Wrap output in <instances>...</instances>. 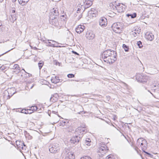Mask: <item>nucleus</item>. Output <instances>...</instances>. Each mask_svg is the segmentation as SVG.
Returning <instances> with one entry per match:
<instances>
[{
    "label": "nucleus",
    "instance_id": "1",
    "mask_svg": "<svg viewBox=\"0 0 159 159\" xmlns=\"http://www.w3.org/2000/svg\"><path fill=\"white\" fill-rule=\"evenodd\" d=\"M102 57L104 61L107 63H112L117 59V53L115 51L108 49L103 52Z\"/></svg>",
    "mask_w": 159,
    "mask_h": 159
},
{
    "label": "nucleus",
    "instance_id": "2",
    "mask_svg": "<svg viewBox=\"0 0 159 159\" xmlns=\"http://www.w3.org/2000/svg\"><path fill=\"white\" fill-rule=\"evenodd\" d=\"M124 27V24L121 22L115 23L112 24L111 27L113 31L116 33H120Z\"/></svg>",
    "mask_w": 159,
    "mask_h": 159
},
{
    "label": "nucleus",
    "instance_id": "3",
    "mask_svg": "<svg viewBox=\"0 0 159 159\" xmlns=\"http://www.w3.org/2000/svg\"><path fill=\"white\" fill-rule=\"evenodd\" d=\"M49 152L51 153H56L58 152L60 149V146L57 143H52L48 146Z\"/></svg>",
    "mask_w": 159,
    "mask_h": 159
},
{
    "label": "nucleus",
    "instance_id": "4",
    "mask_svg": "<svg viewBox=\"0 0 159 159\" xmlns=\"http://www.w3.org/2000/svg\"><path fill=\"white\" fill-rule=\"evenodd\" d=\"M136 80L141 83L146 82L148 80V76L143 73H137L136 76Z\"/></svg>",
    "mask_w": 159,
    "mask_h": 159
},
{
    "label": "nucleus",
    "instance_id": "5",
    "mask_svg": "<svg viewBox=\"0 0 159 159\" xmlns=\"http://www.w3.org/2000/svg\"><path fill=\"white\" fill-rule=\"evenodd\" d=\"M17 148L21 152L22 150H25L26 147L23 141L17 140L16 142Z\"/></svg>",
    "mask_w": 159,
    "mask_h": 159
},
{
    "label": "nucleus",
    "instance_id": "6",
    "mask_svg": "<svg viewBox=\"0 0 159 159\" xmlns=\"http://www.w3.org/2000/svg\"><path fill=\"white\" fill-rule=\"evenodd\" d=\"M108 150L106 145L102 143L100 145V147L98 149V152L101 153L102 155H103L107 152Z\"/></svg>",
    "mask_w": 159,
    "mask_h": 159
},
{
    "label": "nucleus",
    "instance_id": "7",
    "mask_svg": "<svg viewBox=\"0 0 159 159\" xmlns=\"http://www.w3.org/2000/svg\"><path fill=\"white\" fill-rule=\"evenodd\" d=\"M59 15L58 9L53 8L51 10L50 18H57Z\"/></svg>",
    "mask_w": 159,
    "mask_h": 159
},
{
    "label": "nucleus",
    "instance_id": "8",
    "mask_svg": "<svg viewBox=\"0 0 159 159\" xmlns=\"http://www.w3.org/2000/svg\"><path fill=\"white\" fill-rule=\"evenodd\" d=\"M115 8L118 12H123L126 8V6L123 4L119 3L115 7Z\"/></svg>",
    "mask_w": 159,
    "mask_h": 159
},
{
    "label": "nucleus",
    "instance_id": "9",
    "mask_svg": "<svg viewBox=\"0 0 159 159\" xmlns=\"http://www.w3.org/2000/svg\"><path fill=\"white\" fill-rule=\"evenodd\" d=\"M86 131L85 128L79 127L75 130V133L78 134L79 135L86 133Z\"/></svg>",
    "mask_w": 159,
    "mask_h": 159
},
{
    "label": "nucleus",
    "instance_id": "10",
    "mask_svg": "<svg viewBox=\"0 0 159 159\" xmlns=\"http://www.w3.org/2000/svg\"><path fill=\"white\" fill-rule=\"evenodd\" d=\"M107 20L105 18L101 17L99 20V25L103 28L105 27L107 25Z\"/></svg>",
    "mask_w": 159,
    "mask_h": 159
},
{
    "label": "nucleus",
    "instance_id": "11",
    "mask_svg": "<svg viewBox=\"0 0 159 159\" xmlns=\"http://www.w3.org/2000/svg\"><path fill=\"white\" fill-rule=\"evenodd\" d=\"M80 136L77 135L73 136L70 139V142L71 143L75 144L79 142L81 139Z\"/></svg>",
    "mask_w": 159,
    "mask_h": 159
},
{
    "label": "nucleus",
    "instance_id": "12",
    "mask_svg": "<svg viewBox=\"0 0 159 159\" xmlns=\"http://www.w3.org/2000/svg\"><path fill=\"white\" fill-rule=\"evenodd\" d=\"M52 19L50 18L49 20L50 24L55 26L58 27L59 25L57 18Z\"/></svg>",
    "mask_w": 159,
    "mask_h": 159
},
{
    "label": "nucleus",
    "instance_id": "13",
    "mask_svg": "<svg viewBox=\"0 0 159 159\" xmlns=\"http://www.w3.org/2000/svg\"><path fill=\"white\" fill-rule=\"evenodd\" d=\"M86 37L88 39L92 40L94 38L95 35L93 32L91 31H88L86 33Z\"/></svg>",
    "mask_w": 159,
    "mask_h": 159
},
{
    "label": "nucleus",
    "instance_id": "14",
    "mask_svg": "<svg viewBox=\"0 0 159 159\" xmlns=\"http://www.w3.org/2000/svg\"><path fill=\"white\" fill-rule=\"evenodd\" d=\"M20 73L21 74V77L22 80H25V79L27 78V73L24 69H23L20 71Z\"/></svg>",
    "mask_w": 159,
    "mask_h": 159
},
{
    "label": "nucleus",
    "instance_id": "15",
    "mask_svg": "<svg viewBox=\"0 0 159 159\" xmlns=\"http://www.w3.org/2000/svg\"><path fill=\"white\" fill-rule=\"evenodd\" d=\"M84 28L85 27L84 25H80L76 28L75 31L77 33L80 34L83 31Z\"/></svg>",
    "mask_w": 159,
    "mask_h": 159
},
{
    "label": "nucleus",
    "instance_id": "16",
    "mask_svg": "<svg viewBox=\"0 0 159 159\" xmlns=\"http://www.w3.org/2000/svg\"><path fill=\"white\" fill-rule=\"evenodd\" d=\"M146 38L148 40L152 41L154 39V36L152 33L147 32L146 34Z\"/></svg>",
    "mask_w": 159,
    "mask_h": 159
},
{
    "label": "nucleus",
    "instance_id": "17",
    "mask_svg": "<svg viewBox=\"0 0 159 159\" xmlns=\"http://www.w3.org/2000/svg\"><path fill=\"white\" fill-rule=\"evenodd\" d=\"M75 155L71 152H69L66 155L65 159H74Z\"/></svg>",
    "mask_w": 159,
    "mask_h": 159
},
{
    "label": "nucleus",
    "instance_id": "18",
    "mask_svg": "<svg viewBox=\"0 0 159 159\" xmlns=\"http://www.w3.org/2000/svg\"><path fill=\"white\" fill-rule=\"evenodd\" d=\"M50 41V42H48V43L49 44L48 46H49L50 47H61V46H55V43H57L55 41L51 40H48V41Z\"/></svg>",
    "mask_w": 159,
    "mask_h": 159
},
{
    "label": "nucleus",
    "instance_id": "19",
    "mask_svg": "<svg viewBox=\"0 0 159 159\" xmlns=\"http://www.w3.org/2000/svg\"><path fill=\"white\" fill-rule=\"evenodd\" d=\"M30 109H27V110H29L30 111H32L31 112V113H32L34 112V111H37L39 113L41 112L39 111V110H38V108L37 106H33L30 107H29Z\"/></svg>",
    "mask_w": 159,
    "mask_h": 159
},
{
    "label": "nucleus",
    "instance_id": "20",
    "mask_svg": "<svg viewBox=\"0 0 159 159\" xmlns=\"http://www.w3.org/2000/svg\"><path fill=\"white\" fill-rule=\"evenodd\" d=\"M140 145L143 151L146 149L147 147V143L145 139L143 140V142L141 143Z\"/></svg>",
    "mask_w": 159,
    "mask_h": 159
},
{
    "label": "nucleus",
    "instance_id": "21",
    "mask_svg": "<svg viewBox=\"0 0 159 159\" xmlns=\"http://www.w3.org/2000/svg\"><path fill=\"white\" fill-rule=\"evenodd\" d=\"M51 81L52 83L57 84L59 82L60 80L58 77L55 76L52 78Z\"/></svg>",
    "mask_w": 159,
    "mask_h": 159
},
{
    "label": "nucleus",
    "instance_id": "22",
    "mask_svg": "<svg viewBox=\"0 0 159 159\" xmlns=\"http://www.w3.org/2000/svg\"><path fill=\"white\" fill-rule=\"evenodd\" d=\"M151 88L152 90H154V91L157 92L159 90V85L155 86V85H151Z\"/></svg>",
    "mask_w": 159,
    "mask_h": 159
},
{
    "label": "nucleus",
    "instance_id": "23",
    "mask_svg": "<svg viewBox=\"0 0 159 159\" xmlns=\"http://www.w3.org/2000/svg\"><path fill=\"white\" fill-rule=\"evenodd\" d=\"M18 1L20 4L24 5L28 2L29 0H18Z\"/></svg>",
    "mask_w": 159,
    "mask_h": 159
},
{
    "label": "nucleus",
    "instance_id": "24",
    "mask_svg": "<svg viewBox=\"0 0 159 159\" xmlns=\"http://www.w3.org/2000/svg\"><path fill=\"white\" fill-rule=\"evenodd\" d=\"M24 134L25 136V137L27 138H28L29 139H32V136H31L30 135V134L26 131H25Z\"/></svg>",
    "mask_w": 159,
    "mask_h": 159
},
{
    "label": "nucleus",
    "instance_id": "25",
    "mask_svg": "<svg viewBox=\"0 0 159 159\" xmlns=\"http://www.w3.org/2000/svg\"><path fill=\"white\" fill-rule=\"evenodd\" d=\"M91 140L90 139H86L85 141V145L88 146H90L91 145Z\"/></svg>",
    "mask_w": 159,
    "mask_h": 159
},
{
    "label": "nucleus",
    "instance_id": "26",
    "mask_svg": "<svg viewBox=\"0 0 159 159\" xmlns=\"http://www.w3.org/2000/svg\"><path fill=\"white\" fill-rule=\"evenodd\" d=\"M18 65L16 64L14 66H15V70L14 71V72L16 73V74H17L19 73L20 71V69L19 68V67H18Z\"/></svg>",
    "mask_w": 159,
    "mask_h": 159
},
{
    "label": "nucleus",
    "instance_id": "27",
    "mask_svg": "<svg viewBox=\"0 0 159 159\" xmlns=\"http://www.w3.org/2000/svg\"><path fill=\"white\" fill-rule=\"evenodd\" d=\"M140 32V30H137L136 31L135 30L134 31H132L133 33L132 34L134 36L136 37L139 34Z\"/></svg>",
    "mask_w": 159,
    "mask_h": 159
},
{
    "label": "nucleus",
    "instance_id": "28",
    "mask_svg": "<svg viewBox=\"0 0 159 159\" xmlns=\"http://www.w3.org/2000/svg\"><path fill=\"white\" fill-rule=\"evenodd\" d=\"M143 138H141L138 139L137 141V144L138 145H139L141 144V143L143 142V140H144Z\"/></svg>",
    "mask_w": 159,
    "mask_h": 159
},
{
    "label": "nucleus",
    "instance_id": "29",
    "mask_svg": "<svg viewBox=\"0 0 159 159\" xmlns=\"http://www.w3.org/2000/svg\"><path fill=\"white\" fill-rule=\"evenodd\" d=\"M136 14L134 13L133 14H127V16L128 17L130 16L131 18H134L136 17Z\"/></svg>",
    "mask_w": 159,
    "mask_h": 159
},
{
    "label": "nucleus",
    "instance_id": "30",
    "mask_svg": "<svg viewBox=\"0 0 159 159\" xmlns=\"http://www.w3.org/2000/svg\"><path fill=\"white\" fill-rule=\"evenodd\" d=\"M58 96L57 94L55 93L54 94L52 97L50 98V99H52H52H55V98H56L57 99H58Z\"/></svg>",
    "mask_w": 159,
    "mask_h": 159
},
{
    "label": "nucleus",
    "instance_id": "31",
    "mask_svg": "<svg viewBox=\"0 0 159 159\" xmlns=\"http://www.w3.org/2000/svg\"><path fill=\"white\" fill-rule=\"evenodd\" d=\"M123 48L125 49V52H127L128 51V47L125 44H123L122 46Z\"/></svg>",
    "mask_w": 159,
    "mask_h": 159
},
{
    "label": "nucleus",
    "instance_id": "32",
    "mask_svg": "<svg viewBox=\"0 0 159 159\" xmlns=\"http://www.w3.org/2000/svg\"><path fill=\"white\" fill-rule=\"evenodd\" d=\"M86 4L87 6V7H89L92 5V2L90 1H87L86 2Z\"/></svg>",
    "mask_w": 159,
    "mask_h": 159
},
{
    "label": "nucleus",
    "instance_id": "33",
    "mask_svg": "<svg viewBox=\"0 0 159 159\" xmlns=\"http://www.w3.org/2000/svg\"><path fill=\"white\" fill-rule=\"evenodd\" d=\"M137 44L139 48H142L143 47L142 43L141 42V41H139L138 42Z\"/></svg>",
    "mask_w": 159,
    "mask_h": 159
},
{
    "label": "nucleus",
    "instance_id": "34",
    "mask_svg": "<svg viewBox=\"0 0 159 159\" xmlns=\"http://www.w3.org/2000/svg\"><path fill=\"white\" fill-rule=\"evenodd\" d=\"M38 65L39 67V68L40 70L43 66V62H39L38 63Z\"/></svg>",
    "mask_w": 159,
    "mask_h": 159
},
{
    "label": "nucleus",
    "instance_id": "35",
    "mask_svg": "<svg viewBox=\"0 0 159 159\" xmlns=\"http://www.w3.org/2000/svg\"><path fill=\"white\" fill-rule=\"evenodd\" d=\"M80 159H92V158L89 156H84L81 157Z\"/></svg>",
    "mask_w": 159,
    "mask_h": 159
},
{
    "label": "nucleus",
    "instance_id": "36",
    "mask_svg": "<svg viewBox=\"0 0 159 159\" xmlns=\"http://www.w3.org/2000/svg\"><path fill=\"white\" fill-rule=\"evenodd\" d=\"M143 152H145V153L147 154V155H148L151 157H152V158L153 157V155H152L149 153L146 152L144 150H143Z\"/></svg>",
    "mask_w": 159,
    "mask_h": 159
},
{
    "label": "nucleus",
    "instance_id": "37",
    "mask_svg": "<svg viewBox=\"0 0 159 159\" xmlns=\"http://www.w3.org/2000/svg\"><path fill=\"white\" fill-rule=\"evenodd\" d=\"M68 77L69 78H72L75 77V75L72 74H69L67 75Z\"/></svg>",
    "mask_w": 159,
    "mask_h": 159
},
{
    "label": "nucleus",
    "instance_id": "38",
    "mask_svg": "<svg viewBox=\"0 0 159 159\" xmlns=\"http://www.w3.org/2000/svg\"><path fill=\"white\" fill-rule=\"evenodd\" d=\"M27 111H28L27 109L26 110L25 109H22L21 110V111H20V112L22 113H23L25 114V113H26V112Z\"/></svg>",
    "mask_w": 159,
    "mask_h": 159
},
{
    "label": "nucleus",
    "instance_id": "39",
    "mask_svg": "<svg viewBox=\"0 0 159 159\" xmlns=\"http://www.w3.org/2000/svg\"><path fill=\"white\" fill-rule=\"evenodd\" d=\"M12 152H13L15 154H16L17 152L16 150L14 148H12Z\"/></svg>",
    "mask_w": 159,
    "mask_h": 159
},
{
    "label": "nucleus",
    "instance_id": "40",
    "mask_svg": "<svg viewBox=\"0 0 159 159\" xmlns=\"http://www.w3.org/2000/svg\"><path fill=\"white\" fill-rule=\"evenodd\" d=\"M11 16L13 21L17 19V18L16 17L15 15H13L12 16Z\"/></svg>",
    "mask_w": 159,
    "mask_h": 159
},
{
    "label": "nucleus",
    "instance_id": "41",
    "mask_svg": "<svg viewBox=\"0 0 159 159\" xmlns=\"http://www.w3.org/2000/svg\"><path fill=\"white\" fill-rule=\"evenodd\" d=\"M2 21L0 20V32L2 31Z\"/></svg>",
    "mask_w": 159,
    "mask_h": 159
},
{
    "label": "nucleus",
    "instance_id": "42",
    "mask_svg": "<svg viewBox=\"0 0 159 159\" xmlns=\"http://www.w3.org/2000/svg\"><path fill=\"white\" fill-rule=\"evenodd\" d=\"M151 85H155V86H159V82H157L156 83H153Z\"/></svg>",
    "mask_w": 159,
    "mask_h": 159
},
{
    "label": "nucleus",
    "instance_id": "43",
    "mask_svg": "<svg viewBox=\"0 0 159 159\" xmlns=\"http://www.w3.org/2000/svg\"><path fill=\"white\" fill-rule=\"evenodd\" d=\"M77 148L79 150H80L81 148L80 144V145H78V146H77Z\"/></svg>",
    "mask_w": 159,
    "mask_h": 159
},
{
    "label": "nucleus",
    "instance_id": "44",
    "mask_svg": "<svg viewBox=\"0 0 159 159\" xmlns=\"http://www.w3.org/2000/svg\"><path fill=\"white\" fill-rule=\"evenodd\" d=\"M72 52L74 54H76L77 55H79V53H77L76 52H75V51H72Z\"/></svg>",
    "mask_w": 159,
    "mask_h": 159
},
{
    "label": "nucleus",
    "instance_id": "45",
    "mask_svg": "<svg viewBox=\"0 0 159 159\" xmlns=\"http://www.w3.org/2000/svg\"><path fill=\"white\" fill-rule=\"evenodd\" d=\"M51 111L50 110H49L48 111V115L50 116H50L51 113Z\"/></svg>",
    "mask_w": 159,
    "mask_h": 159
},
{
    "label": "nucleus",
    "instance_id": "46",
    "mask_svg": "<svg viewBox=\"0 0 159 159\" xmlns=\"http://www.w3.org/2000/svg\"><path fill=\"white\" fill-rule=\"evenodd\" d=\"M31 75V74L27 73V78L30 77Z\"/></svg>",
    "mask_w": 159,
    "mask_h": 159
},
{
    "label": "nucleus",
    "instance_id": "47",
    "mask_svg": "<svg viewBox=\"0 0 159 159\" xmlns=\"http://www.w3.org/2000/svg\"><path fill=\"white\" fill-rule=\"evenodd\" d=\"M52 113L54 114H56V113H57V112H56L55 111H52Z\"/></svg>",
    "mask_w": 159,
    "mask_h": 159
},
{
    "label": "nucleus",
    "instance_id": "48",
    "mask_svg": "<svg viewBox=\"0 0 159 159\" xmlns=\"http://www.w3.org/2000/svg\"><path fill=\"white\" fill-rule=\"evenodd\" d=\"M26 113H25V114H30L31 113V112H28V111H26Z\"/></svg>",
    "mask_w": 159,
    "mask_h": 159
},
{
    "label": "nucleus",
    "instance_id": "49",
    "mask_svg": "<svg viewBox=\"0 0 159 159\" xmlns=\"http://www.w3.org/2000/svg\"><path fill=\"white\" fill-rule=\"evenodd\" d=\"M12 13H15V10H12Z\"/></svg>",
    "mask_w": 159,
    "mask_h": 159
},
{
    "label": "nucleus",
    "instance_id": "50",
    "mask_svg": "<svg viewBox=\"0 0 159 159\" xmlns=\"http://www.w3.org/2000/svg\"><path fill=\"white\" fill-rule=\"evenodd\" d=\"M10 50H9L8 51H7V52H5L4 53H3V54H2V55H0V56H2V55H3V54H5L6 53H7V52H8Z\"/></svg>",
    "mask_w": 159,
    "mask_h": 159
},
{
    "label": "nucleus",
    "instance_id": "51",
    "mask_svg": "<svg viewBox=\"0 0 159 159\" xmlns=\"http://www.w3.org/2000/svg\"><path fill=\"white\" fill-rule=\"evenodd\" d=\"M10 97H10V95H8V97L7 98V99H8L10 98Z\"/></svg>",
    "mask_w": 159,
    "mask_h": 159
},
{
    "label": "nucleus",
    "instance_id": "52",
    "mask_svg": "<svg viewBox=\"0 0 159 159\" xmlns=\"http://www.w3.org/2000/svg\"><path fill=\"white\" fill-rule=\"evenodd\" d=\"M62 122L64 124V125H66L65 124L66 123V121H62Z\"/></svg>",
    "mask_w": 159,
    "mask_h": 159
},
{
    "label": "nucleus",
    "instance_id": "53",
    "mask_svg": "<svg viewBox=\"0 0 159 159\" xmlns=\"http://www.w3.org/2000/svg\"><path fill=\"white\" fill-rule=\"evenodd\" d=\"M138 149V148L137 147H135L134 148L135 150L136 151H137V149Z\"/></svg>",
    "mask_w": 159,
    "mask_h": 159
},
{
    "label": "nucleus",
    "instance_id": "54",
    "mask_svg": "<svg viewBox=\"0 0 159 159\" xmlns=\"http://www.w3.org/2000/svg\"><path fill=\"white\" fill-rule=\"evenodd\" d=\"M107 158L109 159L110 158H111V157H109L108 156L107 157H106Z\"/></svg>",
    "mask_w": 159,
    "mask_h": 159
},
{
    "label": "nucleus",
    "instance_id": "55",
    "mask_svg": "<svg viewBox=\"0 0 159 159\" xmlns=\"http://www.w3.org/2000/svg\"><path fill=\"white\" fill-rule=\"evenodd\" d=\"M66 152H67L68 151H69L68 150V149H65Z\"/></svg>",
    "mask_w": 159,
    "mask_h": 159
},
{
    "label": "nucleus",
    "instance_id": "56",
    "mask_svg": "<svg viewBox=\"0 0 159 159\" xmlns=\"http://www.w3.org/2000/svg\"><path fill=\"white\" fill-rule=\"evenodd\" d=\"M16 0H12L13 2H15L16 1Z\"/></svg>",
    "mask_w": 159,
    "mask_h": 159
},
{
    "label": "nucleus",
    "instance_id": "57",
    "mask_svg": "<svg viewBox=\"0 0 159 159\" xmlns=\"http://www.w3.org/2000/svg\"><path fill=\"white\" fill-rule=\"evenodd\" d=\"M33 86H34V85H33L32 86H31V87H30V89H32V88H33Z\"/></svg>",
    "mask_w": 159,
    "mask_h": 159
},
{
    "label": "nucleus",
    "instance_id": "58",
    "mask_svg": "<svg viewBox=\"0 0 159 159\" xmlns=\"http://www.w3.org/2000/svg\"><path fill=\"white\" fill-rule=\"evenodd\" d=\"M131 146L132 147H133V144H131Z\"/></svg>",
    "mask_w": 159,
    "mask_h": 159
},
{
    "label": "nucleus",
    "instance_id": "59",
    "mask_svg": "<svg viewBox=\"0 0 159 159\" xmlns=\"http://www.w3.org/2000/svg\"><path fill=\"white\" fill-rule=\"evenodd\" d=\"M13 93V94L12 95H11V96H12L13 94H14V93Z\"/></svg>",
    "mask_w": 159,
    "mask_h": 159
},
{
    "label": "nucleus",
    "instance_id": "60",
    "mask_svg": "<svg viewBox=\"0 0 159 159\" xmlns=\"http://www.w3.org/2000/svg\"><path fill=\"white\" fill-rule=\"evenodd\" d=\"M78 11H79V8L78 9Z\"/></svg>",
    "mask_w": 159,
    "mask_h": 159
},
{
    "label": "nucleus",
    "instance_id": "61",
    "mask_svg": "<svg viewBox=\"0 0 159 159\" xmlns=\"http://www.w3.org/2000/svg\"><path fill=\"white\" fill-rule=\"evenodd\" d=\"M56 46H59L58 44L57 45H56Z\"/></svg>",
    "mask_w": 159,
    "mask_h": 159
},
{
    "label": "nucleus",
    "instance_id": "62",
    "mask_svg": "<svg viewBox=\"0 0 159 159\" xmlns=\"http://www.w3.org/2000/svg\"><path fill=\"white\" fill-rule=\"evenodd\" d=\"M78 114H80V112H78Z\"/></svg>",
    "mask_w": 159,
    "mask_h": 159
},
{
    "label": "nucleus",
    "instance_id": "63",
    "mask_svg": "<svg viewBox=\"0 0 159 159\" xmlns=\"http://www.w3.org/2000/svg\"><path fill=\"white\" fill-rule=\"evenodd\" d=\"M62 16H63V17H64V15H63Z\"/></svg>",
    "mask_w": 159,
    "mask_h": 159
}]
</instances>
